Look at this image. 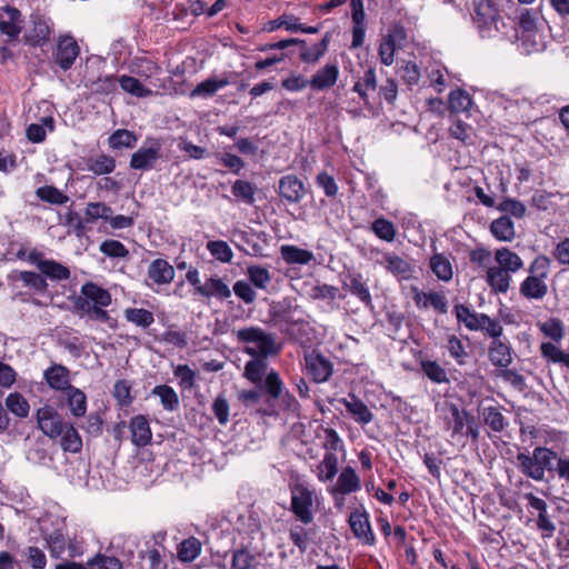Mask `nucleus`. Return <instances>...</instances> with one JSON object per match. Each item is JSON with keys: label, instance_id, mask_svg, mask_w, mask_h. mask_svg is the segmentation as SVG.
<instances>
[{"label": "nucleus", "instance_id": "f257e3e1", "mask_svg": "<svg viewBox=\"0 0 569 569\" xmlns=\"http://www.w3.org/2000/svg\"><path fill=\"white\" fill-rule=\"evenodd\" d=\"M231 335L239 345H242L243 352L250 357L269 358L278 355L280 347L276 337L260 327L250 326L232 330Z\"/></svg>", "mask_w": 569, "mask_h": 569}, {"label": "nucleus", "instance_id": "f03ea898", "mask_svg": "<svg viewBox=\"0 0 569 569\" xmlns=\"http://www.w3.org/2000/svg\"><path fill=\"white\" fill-rule=\"evenodd\" d=\"M447 415L443 418L445 428L449 432V441L452 445L465 447L466 439L477 442L480 437V426L476 418L466 410H460L457 405H447Z\"/></svg>", "mask_w": 569, "mask_h": 569}, {"label": "nucleus", "instance_id": "7ed1b4c3", "mask_svg": "<svg viewBox=\"0 0 569 569\" xmlns=\"http://www.w3.org/2000/svg\"><path fill=\"white\" fill-rule=\"evenodd\" d=\"M551 261L547 256H538L530 264L529 276L520 284V295L530 300H541L548 292L546 279Z\"/></svg>", "mask_w": 569, "mask_h": 569}, {"label": "nucleus", "instance_id": "20e7f679", "mask_svg": "<svg viewBox=\"0 0 569 569\" xmlns=\"http://www.w3.org/2000/svg\"><path fill=\"white\" fill-rule=\"evenodd\" d=\"M472 21L482 38H492L505 27L495 0H475Z\"/></svg>", "mask_w": 569, "mask_h": 569}, {"label": "nucleus", "instance_id": "39448f33", "mask_svg": "<svg viewBox=\"0 0 569 569\" xmlns=\"http://www.w3.org/2000/svg\"><path fill=\"white\" fill-rule=\"evenodd\" d=\"M269 316L270 322L273 327L293 339H298L307 326V322L301 317L300 311L296 307L293 308L289 305H271Z\"/></svg>", "mask_w": 569, "mask_h": 569}, {"label": "nucleus", "instance_id": "423d86ee", "mask_svg": "<svg viewBox=\"0 0 569 569\" xmlns=\"http://www.w3.org/2000/svg\"><path fill=\"white\" fill-rule=\"evenodd\" d=\"M163 533L153 535L144 542V549L139 552L143 561L142 569H168L166 548L162 545Z\"/></svg>", "mask_w": 569, "mask_h": 569}, {"label": "nucleus", "instance_id": "0eeeda50", "mask_svg": "<svg viewBox=\"0 0 569 569\" xmlns=\"http://www.w3.org/2000/svg\"><path fill=\"white\" fill-rule=\"evenodd\" d=\"M39 429L50 439H58L64 431V422L59 412L51 406H43L36 412Z\"/></svg>", "mask_w": 569, "mask_h": 569}, {"label": "nucleus", "instance_id": "6e6552de", "mask_svg": "<svg viewBox=\"0 0 569 569\" xmlns=\"http://www.w3.org/2000/svg\"><path fill=\"white\" fill-rule=\"evenodd\" d=\"M406 38L405 29L396 26L381 39L378 56L382 64L391 66L395 62L396 52L403 47Z\"/></svg>", "mask_w": 569, "mask_h": 569}, {"label": "nucleus", "instance_id": "1a4fd4ad", "mask_svg": "<svg viewBox=\"0 0 569 569\" xmlns=\"http://www.w3.org/2000/svg\"><path fill=\"white\" fill-rule=\"evenodd\" d=\"M348 523L353 536L363 545L373 546L376 537L370 523L369 513L365 507H360L350 512Z\"/></svg>", "mask_w": 569, "mask_h": 569}, {"label": "nucleus", "instance_id": "9d476101", "mask_svg": "<svg viewBox=\"0 0 569 569\" xmlns=\"http://www.w3.org/2000/svg\"><path fill=\"white\" fill-rule=\"evenodd\" d=\"M313 500L312 492L305 486H296L291 491V510L296 517L305 525L312 521L311 511Z\"/></svg>", "mask_w": 569, "mask_h": 569}, {"label": "nucleus", "instance_id": "9b49d317", "mask_svg": "<svg viewBox=\"0 0 569 569\" xmlns=\"http://www.w3.org/2000/svg\"><path fill=\"white\" fill-rule=\"evenodd\" d=\"M305 367L316 383L328 381L333 372L332 362L315 350L305 355Z\"/></svg>", "mask_w": 569, "mask_h": 569}, {"label": "nucleus", "instance_id": "f8f14e48", "mask_svg": "<svg viewBox=\"0 0 569 569\" xmlns=\"http://www.w3.org/2000/svg\"><path fill=\"white\" fill-rule=\"evenodd\" d=\"M30 21L32 26L24 36L26 41L33 47H41L50 40L52 22L39 13H32Z\"/></svg>", "mask_w": 569, "mask_h": 569}, {"label": "nucleus", "instance_id": "ddd939ff", "mask_svg": "<svg viewBox=\"0 0 569 569\" xmlns=\"http://www.w3.org/2000/svg\"><path fill=\"white\" fill-rule=\"evenodd\" d=\"M148 147L139 148L130 160V167L134 170H150L160 158L161 143L157 139H149Z\"/></svg>", "mask_w": 569, "mask_h": 569}, {"label": "nucleus", "instance_id": "4468645a", "mask_svg": "<svg viewBox=\"0 0 569 569\" xmlns=\"http://www.w3.org/2000/svg\"><path fill=\"white\" fill-rule=\"evenodd\" d=\"M79 52L80 48L71 36L61 37L54 53V61L62 70L67 71L74 63Z\"/></svg>", "mask_w": 569, "mask_h": 569}, {"label": "nucleus", "instance_id": "2eb2a0df", "mask_svg": "<svg viewBox=\"0 0 569 569\" xmlns=\"http://www.w3.org/2000/svg\"><path fill=\"white\" fill-rule=\"evenodd\" d=\"M174 278L173 267L164 259L158 258L150 262L147 270V283L164 286L169 284Z\"/></svg>", "mask_w": 569, "mask_h": 569}, {"label": "nucleus", "instance_id": "dca6fc26", "mask_svg": "<svg viewBox=\"0 0 569 569\" xmlns=\"http://www.w3.org/2000/svg\"><path fill=\"white\" fill-rule=\"evenodd\" d=\"M519 26L521 29V40L523 43L531 41V48L528 51H538L542 48V42L537 40L540 36L537 32L536 16L528 9H523L519 16Z\"/></svg>", "mask_w": 569, "mask_h": 569}, {"label": "nucleus", "instance_id": "f3484780", "mask_svg": "<svg viewBox=\"0 0 569 569\" xmlns=\"http://www.w3.org/2000/svg\"><path fill=\"white\" fill-rule=\"evenodd\" d=\"M379 263L399 279L408 280L413 277L415 268L412 263L408 259L395 253H385Z\"/></svg>", "mask_w": 569, "mask_h": 569}, {"label": "nucleus", "instance_id": "a211bd4d", "mask_svg": "<svg viewBox=\"0 0 569 569\" xmlns=\"http://www.w3.org/2000/svg\"><path fill=\"white\" fill-rule=\"evenodd\" d=\"M352 17V48H360L365 42L366 12L362 0H350Z\"/></svg>", "mask_w": 569, "mask_h": 569}, {"label": "nucleus", "instance_id": "6ab92c4d", "mask_svg": "<svg viewBox=\"0 0 569 569\" xmlns=\"http://www.w3.org/2000/svg\"><path fill=\"white\" fill-rule=\"evenodd\" d=\"M22 30L21 13L12 7H4L0 10V31L10 40L18 38Z\"/></svg>", "mask_w": 569, "mask_h": 569}, {"label": "nucleus", "instance_id": "aec40b11", "mask_svg": "<svg viewBox=\"0 0 569 569\" xmlns=\"http://www.w3.org/2000/svg\"><path fill=\"white\" fill-rule=\"evenodd\" d=\"M412 299L416 306L420 309L433 308L439 313H447L448 302L445 295L436 291H420L417 288L412 289Z\"/></svg>", "mask_w": 569, "mask_h": 569}, {"label": "nucleus", "instance_id": "412c9836", "mask_svg": "<svg viewBox=\"0 0 569 569\" xmlns=\"http://www.w3.org/2000/svg\"><path fill=\"white\" fill-rule=\"evenodd\" d=\"M342 403L348 413L360 425H368L373 419V413L368 406L359 399L357 396L349 393L348 397L339 400Z\"/></svg>", "mask_w": 569, "mask_h": 569}, {"label": "nucleus", "instance_id": "4be33fe9", "mask_svg": "<svg viewBox=\"0 0 569 569\" xmlns=\"http://www.w3.org/2000/svg\"><path fill=\"white\" fill-rule=\"evenodd\" d=\"M361 488V480L359 476L357 475L356 470L351 467H345L340 475L338 476V479L331 489V493L333 495H350L352 492H356L360 490Z\"/></svg>", "mask_w": 569, "mask_h": 569}, {"label": "nucleus", "instance_id": "5701e85b", "mask_svg": "<svg viewBox=\"0 0 569 569\" xmlns=\"http://www.w3.org/2000/svg\"><path fill=\"white\" fill-rule=\"evenodd\" d=\"M279 194L291 203L302 200L306 189L301 180L293 174L284 176L279 181Z\"/></svg>", "mask_w": 569, "mask_h": 569}, {"label": "nucleus", "instance_id": "b1692460", "mask_svg": "<svg viewBox=\"0 0 569 569\" xmlns=\"http://www.w3.org/2000/svg\"><path fill=\"white\" fill-rule=\"evenodd\" d=\"M129 429L131 432V442L136 447H146L150 443L152 432L149 421L144 416L138 415L131 418Z\"/></svg>", "mask_w": 569, "mask_h": 569}, {"label": "nucleus", "instance_id": "393cba45", "mask_svg": "<svg viewBox=\"0 0 569 569\" xmlns=\"http://www.w3.org/2000/svg\"><path fill=\"white\" fill-rule=\"evenodd\" d=\"M339 77L337 64H326L319 69L309 80V86L313 90H325L336 84Z\"/></svg>", "mask_w": 569, "mask_h": 569}, {"label": "nucleus", "instance_id": "a878e982", "mask_svg": "<svg viewBox=\"0 0 569 569\" xmlns=\"http://www.w3.org/2000/svg\"><path fill=\"white\" fill-rule=\"evenodd\" d=\"M486 281L492 291L506 293L510 288L511 273L499 266H491L486 273Z\"/></svg>", "mask_w": 569, "mask_h": 569}, {"label": "nucleus", "instance_id": "bb28decb", "mask_svg": "<svg viewBox=\"0 0 569 569\" xmlns=\"http://www.w3.org/2000/svg\"><path fill=\"white\" fill-rule=\"evenodd\" d=\"M489 360L496 367L507 368L512 362L511 347L499 339L489 346Z\"/></svg>", "mask_w": 569, "mask_h": 569}, {"label": "nucleus", "instance_id": "cd10ccee", "mask_svg": "<svg viewBox=\"0 0 569 569\" xmlns=\"http://www.w3.org/2000/svg\"><path fill=\"white\" fill-rule=\"evenodd\" d=\"M44 377L52 389L67 391L68 388L72 387L70 385L69 370L61 365H54L47 369Z\"/></svg>", "mask_w": 569, "mask_h": 569}, {"label": "nucleus", "instance_id": "c85d7f7f", "mask_svg": "<svg viewBox=\"0 0 569 569\" xmlns=\"http://www.w3.org/2000/svg\"><path fill=\"white\" fill-rule=\"evenodd\" d=\"M495 261L497 266L510 273H515L523 267V260L520 256L506 247L495 251Z\"/></svg>", "mask_w": 569, "mask_h": 569}, {"label": "nucleus", "instance_id": "c756f323", "mask_svg": "<svg viewBox=\"0 0 569 569\" xmlns=\"http://www.w3.org/2000/svg\"><path fill=\"white\" fill-rule=\"evenodd\" d=\"M280 254L284 262L288 264H308L315 258L311 251L293 244L281 246Z\"/></svg>", "mask_w": 569, "mask_h": 569}, {"label": "nucleus", "instance_id": "7c9ffc66", "mask_svg": "<svg viewBox=\"0 0 569 569\" xmlns=\"http://www.w3.org/2000/svg\"><path fill=\"white\" fill-rule=\"evenodd\" d=\"M198 293L206 298L227 299L231 296V290L222 279L212 277L203 283V287L198 288Z\"/></svg>", "mask_w": 569, "mask_h": 569}, {"label": "nucleus", "instance_id": "2f4dec72", "mask_svg": "<svg viewBox=\"0 0 569 569\" xmlns=\"http://www.w3.org/2000/svg\"><path fill=\"white\" fill-rule=\"evenodd\" d=\"M338 472V457L335 452H326L316 468V475L320 482H327Z\"/></svg>", "mask_w": 569, "mask_h": 569}, {"label": "nucleus", "instance_id": "473e14b6", "mask_svg": "<svg viewBox=\"0 0 569 569\" xmlns=\"http://www.w3.org/2000/svg\"><path fill=\"white\" fill-rule=\"evenodd\" d=\"M517 461H518L520 471L525 476H527L536 481H542L545 479L542 467H540L538 461L535 460L533 452L531 456H529L527 453H522V452L518 453Z\"/></svg>", "mask_w": 569, "mask_h": 569}, {"label": "nucleus", "instance_id": "72a5a7b5", "mask_svg": "<svg viewBox=\"0 0 569 569\" xmlns=\"http://www.w3.org/2000/svg\"><path fill=\"white\" fill-rule=\"evenodd\" d=\"M202 551V545L196 537H189L182 540L177 548V557L181 562H191L197 559Z\"/></svg>", "mask_w": 569, "mask_h": 569}, {"label": "nucleus", "instance_id": "f704fd0d", "mask_svg": "<svg viewBox=\"0 0 569 569\" xmlns=\"http://www.w3.org/2000/svg\"><path fill=\"white\" fill-rule=\"evenodd\" d=\"M81 295L88 298L92 306H109L111 303L109 291L93 282L84 283L81 287Z\"/></svg>", "mask_w": 569, "mask_h": 569}, {"label": "nucleus", "instance_id": "c9c22d12", "mask_svg": "<svg viewBox=\"0 0 569 569\" xmlns=\"http://www.w3.org/2000/svg\"><path fill=\"white\" fill-rule=\"evenodd\" d=\"M66 395L71 415L76 418L83 417L87 412V397L84 392L79 388L70 387Z\"/></svg>", "mask_w": 569, "mask_h": 569}, {"label": "nucleus", "instance_id": "e433bc0d", "mask_svg": "<svg viewBox=\"0 0 569 569\" xmlns=\"http://www.w3.org/2000/svg\"><path fill=\"white\" fill-rule=\"evenodd\" d=\"M490 231L500 241H511L516 236L513 221L508 216L493 220Z\"/></svg>", "mask_w": 569, "mask_h": 569}, {"label": "nucleus", "instance_id": "4c0bfd02", "mask_svg": "<svg viewBox=\"0 0 569 569\" xmlns=\"http://www.w3.org/2000/svg\"><path fill=\"white\" fill-rule=\"evenodd\" d=\"M455 313L457 320L459 322H462L466 326V328H468L471 331L479 330V328L481 327L480 318L485 317V313H477L465 305H457L455 307Z\"/></svg>", "mask_w": 569, "mask_h": 569}, {"label": "nucleus", "instance_id": "58836bf2", "mask_svg": "<svg viewBox=\"0 0 569 569\" xmlns=\"http://www.w3.org/2000/svg\"><path fill=\"white\" fill-rule=\"evenodd\" d=\"M59 438H61L60 446L63 451L72 453L81 451L82 439L77 429L71 423L66 426L63 433Z\"/></svg>", "mask_w": 569, "mask_h": 569}, {"label": "nucleus", "instance_id": "ea45409f", "mask_svg": "<svg viewBox=\"0 0 569 569\" xmlns=\"http://www.w3.org/2000/svg\"><path fill=\"white\" fill-rule=\"evenodd\" d=\"M244 366L243 376L252 383L261 382L267 370V359L262 357H251Z\"/></svg>", "mask_w": 569, "mask_h": 569}, {"label": "nucleus", "instance_id": "a19ab883", "mask_svg": "<svg viewBox=\"0 0 569 569\" xmlns=\"http://www.w3.org/2000/svg\"><path fill=\"white\" fill-rule=\"evenodd\" d=\"M430 268L439 280L449 281L452 278V264L446 256L436 253L430 259Z\"/></svg>", "mask_w": 569, "mask_h": 569}, {"label": "nucleus", "instance_id": "79ce46f5", "mask_svg": "<svg viewBox=\"0 0 569 569\" xmlns=\"http://www.w3.org/2000/svg\"><path fill=\"white\" fill-rule=\"evenodd\" d=\"M37 266L50 279L67 280L70 277L69 269L54 260H40Z\"/></svg>", "mask_w": 569, "mask_h": 569}, {"label": "nucleus", "instance_id": "37998d69", "mask_svg": "<svg viewBox=\"0 0 569 569\" xmlns=\"http://www.w3.org/2000/svg\"><path fill=\"white\" fill-rule=\"evenodd\" d=\"M229 84L228 79H214L209 78L202 82H200L190 93L192 98L194 97H212L218 90L224 88Z\"/></svg>", "mask_w": 569, "mask_h": 569}, {"label": "nucleus", "instance_id": "c03bdc74", "mask_svg": "<svg viewBox=\"0 0 569 569\" xmlns=\"http://www.w3.org/2000/svg\"><path fill=\"white\" fill-rule=\"evenodd\" d=\"M121 89L137 98H146L152 94V90L146 88L138 79L130 76H121L118 79Z\"/></svg>", "mask_w": 569, "mask_h": 569}, {"label": "nucleus", "instance_id": "a18cd8bd", "mask_svg": "<svg viewBox=\"0 0 569 569\" xmlns=\"http://www.w3.org/2000/svg\"><path fill=\"white\" fill-rule=\"evenodd\" d=\"M6 407L8 410L19 418H27L30 406L27 399L19 392H11L6 398Z\"/></svg>", "mask_w": 569, "mask_h": 569}, {"label": "nucleus", "instance_id": "49530a36", "mask_svg": "<svg viewBox=\"0 0 569 569\" xmlns=\"http://www.w3.org/2000/svg\"><path fill=\"white\" fill-rule=\"evenodd\" d=\"M152 395L160 398L163 409L173 411L179 407V398L177 392L167 385L156 386L152 389Z\"/></svg>", "mask_w": 569, "mask_h": 569}, {"label": "nucleus", "instance_id": "de8ad7c7", "mask_svg": "<svg viewBox=\"0 0 569 569\" xmlns=\"http://www.w3.org/2000/svg\"><path fill=\"white\" fill-rule=\"evenodd\" d=\"M482 417L485 423L495 432H501L508 425L502 412L497 407L483 408Z\"/></svg>", "mask_w": 569, "mask_h": 569}, {"label": "nucleus", "instance_id": "09e8293b", "mask_svg": "<svg viewBox=\"0 0 569 569\" xmlns=\"http://www.w3.org/2000/svg\"><path fill=\"white\" fill-rule=\"evenodd\" d=\"M211 411L220 426H227L230 421V405L223 393H219L212 401Z\"/></svg>", "mask_w": 569, "mask_h": 569}, {"label": "nucleus", "instance_id": "8fccbe9b", "mask_svg": "<svg viewBox=\"0 0 569 569\" xmlns=\"http://www.w3.org/2000/svg\"><path fill=\"white\" fill-rule=\"evenodd\" d=\"M206 248L214 259L222 263H229L233 258L232 249L223 240L209 241Z\"/></svg>", "mask_w": 569, "mask_h": 569}, {"label": "nucleus", "instance_id": "3c124183", "mask_svg": "<svg viewBox=\"0 0 569 569\" xmlns=\"http://www.w3.org/2000/svg\"><path fill=\"white\" fill-rule=\"evenodd\" d=\"M124 317L129 322L141 328H148L154 321L153 313L142 308H128L124 311Z\"/></svg>", "mask_w": 569, "mask_h": 569}, {"label": "nucleus", "instance_id": "603ef678", "mask_svg": "<svg viewBox=\"0 0 569 569\" xmlns=\"http://www.w3.org/2000/svg\"><path fill=\"white\" fill-rule=\"evenodd\" d=\"M247 276L250 282L262 290H266L271 282V274L267 268L261 266H249Z\"/></svg>", "mask_w": 569, "mask_h": 569}, {"label": "nucleus", "instance_id": "864d4df0", "mask_svg": "<svg viewBox=\"0 0 569 569\" xmlns=\"http://www.w3.org/2000/svg\"><path fill=\"white\" fill-rule=\"evenodd\" d=\"M232 194L247 204L254 202L256 186L247 180H237L231 188Z\"/></svg>", "mask_w": 569, "mask_h": 569}, {"label": "nucleus", "instance_id": "5fc2aeb1", "mask_svg": "<svg viewBox=\"0 0 569 569\" xmlns=\"http://www.w3.org/2000/svg\"><path fill=\"white\" fill-rule=\"evenodd\" d=\"M472 100L468 92L457 89L449 94V108L452 112H465L470 109Z\"/></svg>", "mask_w": 569, "mask_h": 569}, {"label": "nucleus", "instance_id": "6e6d98bb", "mask_svg": "<svg viewBox=\"0 0 569 569\" xmlns=\"http://www.w3.org/2000/svg\"><path fill=\"white\" fill-rule=\"evenodd\" d=\"M371 229L379 239L387 242H392L396 238L395 224L385 218L376 219L372 222Z\"/></svg>", "mask_w": 569, "mask_h": 569}, {"label": "nucleus", "instance_id": "4d7b16f0", "mask_svg": "<svg viewBox=\"0 0 569 569\" xmlns=\"http://www.w3.org/2000/svg\"><path fill=\"white\" fill-rule=\"evenodd\" d=\"M114 168V159L107 154H100L96 159H90L88 162V169L97 176L111 173Z\"/></svg>", "mask_w": 569, "mask_h": 569}, {"label": "nucleus", "instance_id": "13d9d810", "mask_svg": "<svg viewBox=\"0 0 569 569\" xmlns=\"http://www.w3.org/2000/svg\"><path fill=\"white\" fill-rule=\"evenodd\" d=\"M421 369L422 372L435 383L449 382L446 370L436 361H422Z\"/></svg>", "mask_w": 569, "mask_h": 569}, {"label": "nucleus", "instance_id": "bf43d9fd", "mask_svg": "<svg viewBox=\"0 0 569 569\" xmlns=\"http://www.w3.org/2000/svg\"><path fill=\"white\" fill-rule=\"evenodd\" d=\"M136 143L137 137L133 132L126 129H119L109 137V146L112 149L132 148Z\"/></svg>", "mask_w": 569, "mask_h": 569}, {"label": "nucleus", "instance_id": "052dcab7", "mask_svg": "<svg viewBox=\"0 0 569 569\" xmlns=\"http://www.w3.org/2000/svg\"><path fill=\"white\" fill-rule=\"evenodd\" d=\"M112 209L103 202H89L84 210L86 221L93 222L98 219L109 220Z\"/></svg>", "mask_w": 569, "mask_h": 569}, {"label": "nucleus", "instance_id": "680f3d73", "mask_svg": "<svg viewBox=\"0 0 569 569\" xmlns=\"http://www.w3.org/2000/svg\"><path fill=\"white\" fill-rule=\"evenodd\" d=\"M533 453L535 460L538 461L540 467H542L543 477L546 476V470H555L556 466L553 465V461H557L559 458L555 451L546 447H536L533 449Z\"/></svg>", "mask_w": 569, "mask_h": 569}, {"label": "nucleus", "instance_id": "e2e57ef3", "mask_svg": "<svg viewBox=\"0 0 569 569\" xmlns=\"http://www.w3.org/2000/svg\"><path fill=\"white\" fill-rule=\"evenodd\" d=\"M36 193L37 197L42 201L53 204H63L69 200V198L63 192L52 186L40 187L37 189Z\"/></svg>", "mask_w": 569, "mask_h": 569}, {"label": "nucleus", "instance_id": "0e129e2a", "mask_svg": "<svg viewBox=\"0 0 569 569\" xmlns=\"http://www.w3.org/2000/svg\"><path fill=\"white\" fill-rule=\"evenodd\" d=\"M87 565L90 569H123L122 562L118 558L103 553H97L88 560Z\"/></svg>", "mask_w": 569, "mask_h": 569}, {"label": "nucleus", "instance_id": "69168bd1", "mask_svg": "<svg viewBox=\"0 0 569 569\" xmlns=\"http://www.w3.org/2000/svg\"><path fill=\"white\" fill-rule=\"evenodd\" d=\"M346 286L349 291L359 298L365 305L371 306V296L368 287L362 282L361 276L350 277V280Z\"/></svg>", "mask_w": 569, "mask_h": 569}, {"label": "nucleus", "instance_id": "338daca9", "mask_svg": "<svg viewBox=\"0 0 569 569\" xmlns=\"http://www.w3.org/2000/svg\"><path fill=\"white\" fill-rule=\"evenodd\" d=\"M100 252L110 258H127L129 256V250L126 246L113 239L104 240L100 243L99 247Z\"/></svg>", "mask_w": 569, "mask_h": 569}, {"label": "nucleus", "instance_id": "774afa93", "mask_svg": "<svg viewBox=\"0 0 569 569\" xmlns=\"http://www.w3.org/2000/svg\"><path fill=\"white\" fill-rule=\"evenodd\" d=\"M446 348L450 356L457 361L458 365H465L468 358V353L465 350V347L461 340L455 336L450 335L447 338Z\"/></svg>", "mask_w": 569, "mask_h": 569}]
</instances>
